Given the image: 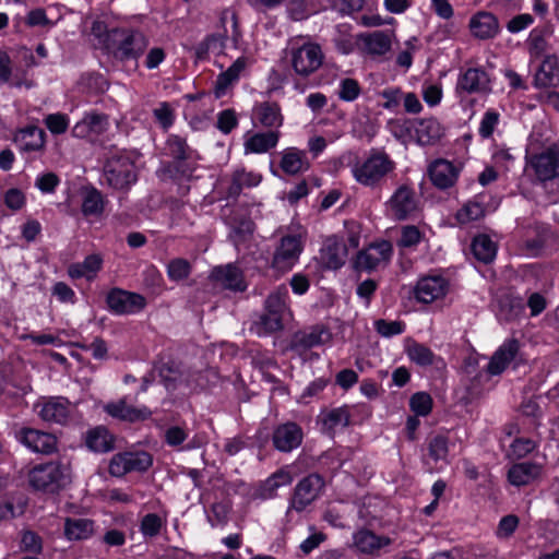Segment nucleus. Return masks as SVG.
Returning <instances> with one entry per match:
<instances>
[{
  "mask_svg": "<svg viewBox=\"0 0 559 559\" xmlns=\"http://www.w3.org/2000/svg\"><path fill=\"white\" fill-rule=\"evenodd\" d=\"M374 326L377 332L384 337L399 335L404 331V324L400 321H386L380 319L376 321Z\"/></svg>",
  "mask_w": 559,
  "mask_h": 559,
  "instance_id": "61",
  "label": "nucleus"
},
{
  "mask_svg": "<svg viewBox=\"0 0 559 559\" xmlns=\"http://www.w3.org/2000/svg\"><path fill=\"white\" fill-rule=\"evenodd\" d=\"M162 527V520L155 513H148L146 514L141 522V532L145 536H156Z\"/></svg>",
  "mask_w": 559,
  "mask_h": 559,
  "instance_id": "64",
  "label": "nucleus"
},
{
  "mask_svg": "<svg viewBox=\"0 0 559 559\" xmlns=\"http://www.w3.org/2000/svg\"><path fill=\"white\" fill-rule=\"evenodd\" d=\"M106 183L116 190H127L138 180L134 158L128 153H115L103 168Z\"/></svg>",
  "mask_w": 559,
  "mask_h": 559,
  "instance_id": "2",
  "label": "nucleus"
},
{
  "mask_svg": "<svg viewBox=\"0 0 559 559\" xmlns=\"http://www.w3.org/2000/svg\"><path fill=\"white\" fill-rule=\"evenodd\" d=\"M483 215L484 206L478 202L469 201L457 212V219L464 224L476 221Z\"/></svg>",
  "mask_w": 559,
  "mask_h": 559,
  "instance_id": "57",
  "label": "nucleus"
},
{
  "mask_svg": "<svg viewBox=\"0 0 559 559\" xmlns=\"http://www.w3.org/2000/svg\"><path fill=\"white\" fill-rule=\"evenodd\" d=\"M111 37L112 47L108 50L121 60L138 58L147 46L145 36L135 31L111 28Z\"/></svg>",
  "mask_w": 559,
  "mask_h": 559,
  "instance_id": "4",
  "label": "nucleus"
},
{
  "mask_svg": "<svg viewBox=\"0 0 559 559\" xmlns=\"http://www.w3.org/2000/svg\"><path fill=\"white\" fill-rule=\"evenodd\" d=\"M130 472H145L153 464V457L148 452H126Z\"/></svg>",
  "mask_w": 559,
  "mask_h": 559,
  "instance_id": "47",
  "label": "nucleus"
},
{
  "mask_svg": "<svg viewBox=\"0 0 559 559\" xmlns=\"http://www.w3.org/2000/svg\"><path fill=\"white\" fill-rule=\"evenodd\" d=\"M283 318L272 313L267 310L260 316L259 320L254 323L255 333L259 336L271 334L283 329Z\"/></svg>",
  "mask_w": 559,
  "mask_h": 559,
  "instance_id": "42",
  "label": "nucleus"
},
{
  "mask_svg": "<svg viewBox=\"0 0 559 559\" xmlns=\"http://www.w3.org/2000/svg\"><path fill=\"white\" fill-rule=\"evenodd\" d=\"M535 84L538 87L559 86V60L551 56L547 57L535 74Z\"/></svg>",
  "mask_w": 559,
  "mask_h": 559,
  "instance_id": "33",
  "label": "nucleus"
},
{
  "mask_svg": "<svg viewBox=\"0 0 559 559\" xmlns=\"http://www.w3.org/2000/svg\"><path fill=\"white\" fill-rule=\"evenodd\" d=\"M14 141L22 151H39L45 144V131L35 126L26 127L15 135Z\"/></svg>",
  "mask_w": 559,
  "mask_h": 559,
  "instance_id": "34",
  "label": "nucleus"
},
{
  "mask_svg": "<svg viewBox=\"0 0 559 559\" xmlns=\"http://www.w3.org/2000/svg\"><path fill=\"white\" fill-rule=\"evenodd\" d=\"M324 60L321 46L316 43H305L290 51V62L296 74L308 78L318 71Z\"/></svg>",
  "mask_w": 559,
  "mask_h": 559,
  "instance_id": "5",
  "label": "nucleus"
},
{
  "mask_svg": "<svg viewBox=\"0 0 559 559\" xmlns=\"http://www.w3.org/2000/svg\"><path fill=\"white\" fill-rule=\"evenodd\" d=\"M416 136L418 143L421 145H430L439 141L443 135V129L439 121L435 118L421 119L416 129Z\"/></svg>",
  "mask_w": 559,
  "mask_h": 559,
  "instance_id": "36",
  "label": "nucleus"
},
{
  "mask_svg": "<svg viewBox=\"0 0 559 559\" xmlns=\"http://www.w3.org/2000/svg\"><path fill=\"white\" fill-rule=\"evenodd\" d=\"M520 349L518 340L506 341L491 356L487 365V372L491 376L500 374L509 364L516 357Z\"/></svg>",
  "mask_w": 559,
  "mask_h": 559,
  "instance_id": "20",
  "label": "nucleus"
},
{
  "mask_svg": "<svg viewBox=\"0 0 559 559\" xmlns=\"http://www.w3.org/2000/svg\"><path fill=\"white\" fill-rule=\"evenodd\" d=\"M322 430L333 435L337 429L346 428L350 423V413L347 406L336 407L320 416Z\"/></svg>",
  "mask_w": 559,
  "mask_h": 559,
  "instance_id": "32",
  "label": "nucleus"
},
{
  "mask_svg": "<svg viewBox=\"0 0 559 559\" xmlns=\"http://www.w3.org/2000/svg\"><path fill=\"white\" fill-rule=\"evenodd\" d=\"M102 264L103 259L99 254H90L83 262L71 264L68 269V273L72 278L85 277L91 280L100 270Z\"/></svg>",
  "mask_w": 559,
  "mask_h": 559,
  "instance_id": "39",
  "label": "nucleus"
},
{
  "mask_svg": "<svg viewBox=\"0 0 559 559\" xmlns=\"http://www.w3.org/2000/svg\"><path fill=\"white\" fill-rule=\"evenodd\" d=\"M224 37L221 35H209L202 41H200L195 48L194 53L198 59H205L210 50L217 46H223Z\"/></svg>",
  "mask_w": 559,
  "mask_h": 559,
  "instance_id": "55",
  "label": "nucleus"
},
{
  "mask_svg": "<svg viewBox=\"0 0 559 559\" xmlns=\"http://www.w3.org/2000/svg\"><path fill=\"white\" fill-rule=\"evenodd\" d=\"M456 90L467 94L487 93L490 91L489 76L481 69L471 68L459 78Z\"/></svg>",
  "mask_w": 559,
  "mask_h": 559,
  "instance_id": "21",
  "label": "nucleus"
},
{
  "mask_svg": "<svg viewBox=\"0 0 559 559\" xmlns=\"http://www.w3.org/2000/svg\"><path fill=\"white\" fill-rule=\"evenodd\" d=\"M94 532V522L83 518H68L64 522V535L70 540L86 539Z\"/></svg>",
  "mask_w": 559,
  "mask_h": 559,
  "instance_id": "38",
  "label": "nucleus"
},
{
  "mask_svg": "<svg viewBox=\"0 0 559 559\" xmlns=\"http://www.w3.org/2000/svg\"><path fill=\"white\" fill-rule=\"evenodd\" d=\"M153 117L164 130H168L175 121V110L169 103L163 102L153 109Z\"/></svg>",
  "mask_w": 559,
  "mask_h": 559,
  "instance_id": "52",
  "label": "nucleus"
},
{
  "mask_svg": "<svg viewBox=\"0 0 559 559\" xmlns=\"http://www.w3.org/2000/svg\"><path fill=\"white\" fill-rule=\"evenodd\" d=\"M166 154L174 158L176 166L182 168L186 162L195 156V152L188 145L185 138L171 134L166 141Z\"/></svg>",
  "mask_w": 559,
  "mask_h": 559,
  "instance_id": "29",
  "label": "nucleus"
},
{
  "mask_svg": "<svg viewBox=\"0 0 559 559\" xmlns=\"http://www.w3.org/2000/svg\"><path fill=\"white\" fill-rule=\"evenodd\" d=\"M472 252L476 260L490 263L497 254V246L487 235H478L473 239Z\"/></svg>",
  "mask_w": 559,
  "mask_h": 559,
  "instance_id": "41",
  "label": "nucleus"
},
{
  "mask_svg": "<svg viewBox=\"0 0 559 559\" xmlns=\"http://www.w3.org/2000/svg\"><path fill=\"white\" fill-rule=\"evenodd\" d=\"M28 481L36 490L55 492L70 483V475L67 466L49 462L33 467L28 473Z\"/></svg>",
  "mask_w": 559,
  "mask_h": 559,
  "instance_id": "3",
  "label": "nucleus"
},
{
  "mask_svg": "<svg viewBox=\"0 0 559 559\" xmlns=\"http://www.w3.org/2000/svg\"><path fill=\"white\" fill-rule=\"evenodd\" d=\"M393 33L374 31L358 35V40L364 45L367 53L372 56H383L391 49Z\"/></svg>",
  "mask_w": 559,
  "mask_h": 559,
  "instance_id": "24",
  "label": "nucleus"
},
{
  "mask_svg": "<svg viewBox=\"0 0 559 559\" xmlns=\"http://www.w3.org/2000/svg\"><path fill=\"white\" fill-rule=\"evenodd\" d=\"M428 452L433 461H447L449 453L448 438L441 435L431 438L428 444Z\"/></svg>",
  "mask_w": 559,
  "mask_h": 559,
  "instance_id": "48",
  "label": "nucleus"
},
{
  "mask_svg": "<svg viewBox=\"0 0 559 559\" xmlns=\"http://www.w3.org/2000/svg\"><path fill=\"white\" fill-rule=\"evenodd\" d=\"M261 176L253 171H246L245 169L236 170L233 174L231 183L228 187L227 193L229 198H237L242 188L255 187L260 183Z\"/></svg>",
  "mask_w": 559,
  "mask_h": 559,
  "instance_id": "40",
  "label": "nucleus"
},
{
  "mask_svg": "<svg viewBox=\"0 0 559 559\" xmlns=\"http://www.w3.org/2000/svg\"><path fill=\"white\" fill-rule=\"evenodd\" d=\"M360 94L359 83L350 78L343 79L340 83L338 97L344 102H354Z\"/></svg>",
  "mask_w": 559,
  "mask_h": 559,
  "instance_id": "54",
  "label": "nucleus"
},
{
  "mask_svg": "<svg viewBox=\"0 0 559 559\" xmlns=\"http://www.w3.org/2000/svg\"><path fill=\"white\" fill-rule=\"evenodd\" d=\"M290 481H292V477H290L289 473L284 472V471L276 472L265 480V483L262 487L261 496L264 499H270V498L274 497L276 490L280 487L289 485Z\"/></svg>",
  "mask_w": 559,
  "mask_h": 559,
  "instance_id": "45",
  "label": "nucleus"
},
{
  "mask_svg": "<svg viewBox=\"0 0 559 559\" xmlns=\"http://www.w3.org/2000/svg\"><path fill=\"white\" fill-rule=\"evenodd\" d=\"M409 406L417 416H427L432 408V399L426 392H417L412 395Z\"/></svg>",
  "mask_w": 559,
  "mask_h": 559,
  "instance_id": "50",
  "label": "nucleus"
},
{
  "mask_svg": "<svg viewBox=\"0 0 559 559\" xmlns=\"http://www.w3.org/2000/svg\"><path fill=\"white\" fill-rule=\"evenodd\" d=\"M34 409L48 424L66 425L71 415L70 402L62 396L43 397L34 405Z\"/></svg>",
  "mask_w": 559,
  "mask_h": 559,
  "instance_id": "9",
  "label": "nucleus"
},
{
  "mask_svg": "<svg viewBox=\"0 0 559 559\" xmlns=\"http://www.w3.org/2000/svg\"><path fill=\"white\" fill-rule=\"evenodd\" d=\"M380 96L385 100L382 104L384 109L395 110L402 102L403 92L399 87H391L383 90Z\"/></svg>",
  "mask_w": 559,
  "mask_h": 559,
  "instance_id": "63",
  "label": "nucleus"
},
{
  "mask_svg": "<svg viewBox=\"0 0 559 559\" xmlns=\"http://www.w3.org/2000/svg\"><path fill=\"white\" fill-rule=\"evenodd\" d=\"M44 122L53 134H62L69 127V118L64 114H50L45 118Z\"/></svg>",
  "mask_w": 559,
  "mask_h": 559,
  "instance_id": "59",
  "label": "nucleus"
},
{
  "mask_svg": "<svg viewBox=\"0 0 559 559\" xmlns=\"http://www.w3.org/2000/svg\"><path fill=\"white\" fill-rule=\"evenodd\" d=\"M20 548L25 552L39 555L43 551V539L37 533L33 531H23L21 533Z\"/></svg>",
  "mask_w": 559,
  "mask_h": 559,
  "instance_id": "49",
  "label": "nucleus"
},
{
  "mask_svg": "<svg viewBox=\"0 0 559 559\" xmlns=\"http://www.w3.org/2000/svg\"><path fill=\"white\" fill-rule=\"evenodd\" d=\"M106 301L108 308L117 314L135 313L146 306V300L142 295L119 288L111 289Z\"/></svg>",
  "mask_w": 559,
  "mask_h": 559,
  "instance_id": "10",
  "label": "nucleus"
},
{
  "mask_svg": "<svg viewBox=\"0 0 559 559\" xmlns=\"http://www.w3.org/2000/svg\"><path fill=\"white\" fill-rule=\"evenodd\" d=\"M333 43L337 51L343 55H348L354 50V41L352 35L345 25L337 27V35L334 37Z\"/></svg>",
  "mask_w": 559,
  "mask_h": 559,
  "instance_id": "56",
  "label": "nucleus"
},
{
  "mask_svg": "<svg viewBox=\"0 0 559 559\" xmlns=\"http://www.w3.org/2000/svg\"><path fill=\"white\" fill-rule=\"evenodd\" d=\"M104 210L102 193L95 189H87L82 201V212L85 216L99 215Z\"/></svg>",
  "mask_w": 559,
  "mask_h": 559,
  "instance_id": "43",
  "label": "nucleus"
},
{
  "mask_svg": "<svg viewBox=\"0 0 559 559\" xmlns=\"http://www.w3.org/2000/svg\"><path fill=\"white\" fill-rule=\"evenodd\" d=\"M542 473V466L532 462H522L511 466L508 472L509 481L514 486H525L535 480Z\"/></svg>",
  "mask_w": 559,
  "mask_h": 559,
  "instance_id": "31",
  "label": "nucleus"
},
{
  "mask_svg": "<svg viewBox=\"0 0 559 559\" xmlns=\"http://www.w3.org/2000/svg\"><path fill=\"white\" fill-rule=\"evenodd\" d=\"M281 138V132L277 130L273 131H265V132H257L252 135L248 136L245 141V152L248 153H255V154H262L266 153L267 151L274 148Z\"/></svg>",
  "mask_w": 559,
  "mask_h": 559,
  "instance_id": "28",
  "label": "nucleus"
},
{
  "mask_svg": "<svg viewBox=\"0 0 559 559\" xmlns=\"http://www.w3.org/2000/svg\"><path fill=\"white\" fill-rule=\"evenodd\" d=\"M550 233L546 228L537 229L534 237H527L524 240V248L530 254L537 255L546 246Z\"/></svg>",
  "mask_w": 559,
  "mask_h": 559,
  "instance_id": "51",
  "label": "nucleus"
},
{
  "mask_svg": "<svg viewBox=\"0 0 559 559\" xmlns=\"http://www.w3.org/2000/svg\"><path fill=\"white\" fill-rule=\"evenodd\" d=\"M428 174L433 186L439 189H448L456 182L460 167L447 159H437L430 164Z\"/></svg>",
  "mask_w": 559,
  "mask_h": 559,
  "instance_id": "19",
  "label": "nucleus"
},
{
  "mask_svg": "<svg viewBox=\"0 0 559 559\" xmlns=\"http://www.w3.org/2000/svg\"><path fill=\"white\" fill-rule=\"evenodd\" d=\"M247 64L248 59L246 57H239L226 71L218 74L215 81V95L217 97L224 95L226 90L239 80Z\"/></svg>",
  "mask_w": 559,
  "mask_h": 559,
  "instance_id": "35",
  "label": "nucleus"
},
{
  "mask_svg": "<svg viewBox=\"0 0 559 559\" xmlns=\"http://www.w3.org/2000/svg\"><path fill=\"white\" fill-rule=\"evenodd\" d=\"M448 282L441 276H426L417 282L415 298L423 304H430L447 294Z\"/></svg>",
  "mask_w": 559,
  "mask_h": 559,
  "instance_id": "18",
  "label": "nucleus"
},
{
  "mask_svg": "<svg viewBox=\"0 0 559 559\" xmlns=\"http://www.w3.org/2000/svg\"><path fill=\"white\" fill-rule=\"evenodd\" d=\"M302 429L296 423H285L273 431V445L280 452H290L298 448L302 441Z\"/></svg>",
  "mask_w": 559,
  "mask_h": 559,
  "instance_id": "17",
  "label": "nucleus"
},
{
  "mask_svg": "<svg viewBox=\"0 0 559 559\" xmlns=\"http://www.w3.org/2000/svg\"><path fill=\"white\" fill-rule=\"evenodd\" d=\"M210 280L222 288L234 292H245L247 288L241 270L231 263L215 266L210 274Z\"/></svg>",
  "mask_w": 559,
  "mask_h": 559,
  "instance_id": "15",
  "label": "nucleus"
},
{
  "mask_svg": "<svg viewBox=\"0 0 559 559\" xmlns=\"http://www.w3.org/2000/svg\"><path fill=\"white\" fill-rule=\"evenodd\" d=\"M323 487L324 480L318 474H310L299 480L295 487L286 515L289 516L293 511L302 512L319 497Z\"/></svg>",
  "mask_w": 559,
  "mask_h": 559,
  "instance_id": "7",
  "label": "nucleus"
},
{
  "mask_svg": "<svg viewBox=\"0 0 559 559\" xmlns=\"http://www.w3.org/2000/svg\"><path fill=\"white\" fill-rule=\"evenodd\" d=\"M286 292H275L270 294V296L265 300V310L283 318L284 312L286 311Z\"/></svg>",
  "mask_w": 559,
  "mask_h": 559,
  "instance_id": "58",
  "label": "nucleus"
},
{
  "mask_svg": "<svg viewBox=\"0 0 559 559\" xmlns=\"http://www.w3.org/2000/svg\"><path fill=\"white\" fill-rule=\"evenodd\" d=\"M304 249L300 235L288 234L281 237L273 253L271 266L277 272L285 273L293 269Z\"/></svg>",
  "mask_w": 559,
  "mask_h": 559,
  "instance_id": "6",
  "label": "nucleus"
},
{
  "mask_svg": "<svg viewBox=\"0 0 559 559\" xmlns=\"http://www.w3.org/2000/svg\"><path fill=\"white\" fill-rule=\"evenodd\" d=\"M167 273L170 280L181 281L190 275L191 265L186 259L177 258L168 263Z\"/></svg>",
  "mask_w": 559,
  "mask_h": 559,
  "instance_id": "53",
  "label": "nucleus"
},
{
  "mask_svg": "<svg viewBox=\"0 0 559 559\" xmlns=\"http://www.w3.org/2000/svg\"><path fill=\"white\" fill-rule=\"evenodd\" d=\"M392 252V245L389 241L371 243L357 253L354 267L357 271L371 272L382 264H388Z\"/></svg>",
  "mask_w": 559,
  "mask_h": 559,
  "instance_id": "8",
  "label": "nucleus"
},
{
  "mask_svg": "<svg viewBox=\"0 0 559 559\" xmlns=\"http://www.w3.org/2000/svg\"><path fill=\"white\" fill-rule=\"evenodd\" d=\"M228 513L229 509L225 503H213L207 520L212 526L224 525L228 521Z\"/></svg>",
  "mask_w": 559,
  "mask_h": 559,
  "instance_id": "62",
  "label": "nucleus"
},
{
  "mask_svg": "<svg viewBox=\"0 0 559 559\" xmlns=\"http://www.w3.org/2000/svg\"><path fill=\"white\" fill-rule=\"evenodd\" d=\"M392 544V539L385 535H377L368 528H360L353 534L352 548L361 555L374 556Z\"/></svg>",
  "mask_w": 559,
  "mask_h": 559,
  "instance_id": "14",
  "label": "nucleus"
},
{
  "mask_svg": "<svg viewBox=\"0 0 559 559\" xmlns=\"http://www.w3.org/2000/svg\"><path fill=\"white\" fill-rule=\"evenodd\" d=\"M385 206L393 218L397 221L406 219L417 207L415 192L409 187L403 185L396 189L385 203Z\"/></svg>",
  "mask_w": 559,
  "mask_h": 559,
  "instance_id": "12",
  "label": "nucleus"
},
{
  "mask_svg": "<svg viewBox=\"0 0 559 559\" xmlns=\"http://www.w3.org/2000/svg\"><path fill=\"white\" fill-rule=\"evenodd\" d=\"M85 443L94 452H109L114 449V437L107 428L98 426L87 431Z\"/></svg>",
  "mask_w": 559,
  "mask_h": 559,
  "instance_id": "37",
  "label": "nucleus"
},
{
  "mask_svg": "<svg viewBox=\"0 0 559 559\" xmlns=\"http://www.w3.org/2000/svg\"><path fill=\"white\" fill-rule=\"evenodd\" d=\"M109 119L106 114L91 111L75 123L72 128V134L75 138L86 139L98 136L107 131Z\"/></svg>",
  "mask_w": 559,
  "mask_h": 559,
  "instance_id": "16",
  "label": "nucleus"
},
{
  "mask_svg": "<svg viewBox=\"0 0 559 559\" xmlns=\"http://www.w3.org/2000/svg\"><path fill=\"white\" fill-rule=\"evenodd\" d=\"M104 409L111 417L129 423L142 421L148 419L152 415V412L147 407H134L127 404L123 399L118 402L108 403L105 405Z\"/></svg>",
  "mask_w": 559,
  "mask_h": 559,
  "instance_id": "22",
  "label": "nucleus"
},
{
  "mask_svg": "<svg viewBox=\"0 0 559 559\" xmlns=\"http://www.w3.org/2000/svg\"><path fill=\"white\" fill-rule=\"evenodd\" d=\"M347 257V247L342 239L329 237L321 249L320 258L322 263L332 270H337L344 265Z\"/></svg>",
  "mask_w": 559,
  "mask_h": 559,
  "instance_id": "23",
  "label": "nucleus"
},
{
  "mask_svg": "<svg viewBox=\"0 0 559 559\" xmlns=\"http://www.w3.org/2000/svg\"><path fill=\"white\" fill-rule=\"evenodd\" d=\"M330 336L329 331L320 328L300 331L294 334L290 341V348L296 352L307 350L325 343Z\"/></svg>",
  "mask_w": 559,
  "mask_h": 559,
  "instance_id": "27",
  "label": "nucleus"
},
{
  "mask_svg": "<svg viewBox=\"0 0 559 559\" xmlns=\"http://www.w3.org/2000/svg\"><path fill=\"white\" fill-rule=\"evenodd\" d=\"M252 119L257 126L270 131H280V128L284 124L282 107L274 100L257 103L252 109Z\"/></svg>",
  "mask_w": 559,
  "mask_h": 559,
  "instance_id": "13",
  "label": "nucleus"
},
{
  "mask_svg": "<svg viewBox=\"0 0 559 559\" xmlns=\"http://www.w3.org/2000/svg\"><path fill=\"white\" fill-rule=\"evenodd\" d=\"M421 240V233L414 225H407L402 228L401 237L397 245L403 248H412L418 245Z\"/></svg>",
  "mask_w": 559,
  "mask_h": 559,
  "instance_id": "60",
  "label": "nucleus"
},
{
  "mask_svg": "<svg viewBox=\"0 0 559 559\" xmlns=\"http://www.w3.org/2000/svg\"><path fill=\"white\" fill-rule=\"evenodd\" d=\"M406 352L408 358L421 367L430 366L435 361V354L430 348L423 344L413 343L407 346Z\"/></svg>",
  "mask_w": 559,
  "mask_h": 559,
  "instance_id": "44",
  "label": "nucleus"
},
{
  "mask_svg": "<svg viewBox=\"0 0 559 559\" xmlns=\"http://www.w3.org/2000/svg\"><path fill=\"white\" fill-rule=\"evenodd\" d=\"M464 372L468 378V383L465 385V395L462 400L468 404L480 396L481 394V371L477 370L476 358L469 357L464 362Z\"/></svg>",
  "mask_w": 559,
  "mask_h": 559,
  "instance_id": "30",
  "label": "nucleus"
},
{
  "mask_svg": "<svg viewBox=\"0 0 559 559\" xmlns=\"http://www.w3.org/2000/svg\"><path fill=\"white\" fill-rule=\"evenodd\" d=\"M472 34L479 39L493 38L500 31L498 19L490 12H478L469 21Z\"/></svg>",
  "mask_w": 559,
  "mask_h": 559,
  "instance_id": "25",
  "label": "nucleus"
},
{
  "mask_svg": "<svg viewBox=\"0 0 559 559\" xmlns=\"http://www.w3.org/2000/svg\"><path fill=\"white\" fill-rule=\"evenodd\" d=\"M19 441L36 453L52 454L57 451L58 441L55 435L34 428H22L17 432Z\"/></svg>",
  "mask_w": 559,
  "mask_h": 559,
  "instance_id": "11",
  "label": "nucleus"
},
{
  "mask_svg": "<svg viewBox=\"0 0 559 559\" xmlns=\"http://www.w3.org/2000/svg\"><path fill=\"white\" fill-rule=\"evenodd\" d=\"M280 167L286 175L290 176L307 171L310 167L307 153L296 147L284 150L282 152Z\"/></svg>",
  "mask_w": 559,
  "mask_h": 559,
  "instance_id": "26",
  "label": "nucleus"
},
{
  "mask_svg": "<svg viewBox=\"0 0 559 559\" xmlns=\"http://www.w3.org/2000/svg\"><path fill=\"white\" fill-rule=\"evenodd\" d=\"M158 374L167 390H175L181 380V371L170 362L162 364L158 367Z\"/></svg>",
  "mask_w": 559,
  "mask_h": 559,
  "instance_id": "46",
  "label": "nucleus"
},
{
  "mask_svg": "<svg viewBox=\"0 0 559 559\" xmlns=\"http://www.w3.org/2000/svg\"><path fill=\"white\" fill-rule=\"evenodd\" d=\"M395 168L394 162L384 152L372 150L369 156L352 168L355 180L370 188L380 187Z\"/></svg>",
  "mask_w": 559,
  "mask_h": 559,
  "instance_id": "1",
  "label": "nucleus"
}]
</instances>
